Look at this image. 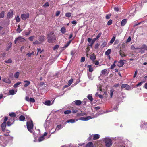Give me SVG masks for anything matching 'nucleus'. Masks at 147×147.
I'll use <instances>...</instances> for the list:
<instances>
[{
  "mask_svg": "<svg viewBox=\"0 0 147 147\" xmlns=\"http://www.w3.org/2000/svg\"><path fill=\"white\" fill-rule=\"evenodd\" d=\"M47 38L48 39L47 41L49 43H52L55 42L56 40V38L54 32H51L48 34Z\"/></svg>",
  "mask_w": 147,
  "mask_h": 147,
  "instance_id": "f257e3e1",
  "label": "nucleus"
},
{
  "mask_svg": "<svg viewBox=\"0 0 147 147\" xmlns=\"http://www.w3.org/2000/svg\"><path fill=\"white\" fill-rule=\"evenodd\" d=\"M26 126L28 131L31 133L34 134L33 131L34 124L33 121L30 120L26 122Z\"/></svg>",
  "mask_w": 147,
  "mask_h": 147,
  "instance_id": "f03ea898",
  "label": "nucleus"
},
{
  "mask_svg": "<svg viewBox=\"0 0 147 147\" xmlns=\"http://www.w3.org/2000/svg\"><path fill=\"white\" fill-rule=\"evenodd\" d=\"M103 141L107 147H110L112 144L111 139L108 138H105Z\"/></svg>",
  "mask_w": 147,
  "mask_h": 147,
  "instance_id": "7ed1b4c3",
  "label": "nucleus"
},
{
  "mask_svg": "<svg viewBox=\"0 0 147 147\" xmlns=\"http://www.w3.org/2000/svg\"><path fill=\"white\" fill-rule=\"evenodd\" d=\"M26 41V40L21 36H19L15 38L14 43L15 44L17 42H24Z\"/></svg>",
  "mask_w": 147,
  "mask_h": 147,
  "instance_id": "20e7f679",
  "label": "nucleus"
},
{
  "mask_svg": "<svg viewBox=\"0 0 147 147\" xmlns=\"http://www.w3.org/2000/svg\"><path fill=\"white\" fill-rule=\"evenodd\" d=\"M29 16V13L26 14H22L21 15V18L22 20H25L27 19L28 18Z\"/></svg>",
  "mask_w": 147,
  "mask_h": 147,
  "instance_id": "39448f33",
  "label": "nucleus"
},
{
  "mask_svg": "<svg viewBox=\"0 0 147 147\" xmlns=\"http://www.w3.org/2000/svg\"><path fill=\"white\" fill-rule=\"evenodd\" d=\"M140 127L141 128H143V129H146L147 128V123L142 121Z\"/></svg>",
  "mask_w": 147,
  "mask_h": 147,
  "instance_id": "423d86ee",
  "label": "nucleus"
},
{
  "mask_svg": "<svg viewBox=\"0 0 147 147\" xmlns=\"http://www.w3.org/2000/svg\"><path fill=\"white\" fill-rule=\"evenodd\" d=\"M90 59L93 62H94L95 60L96 59V56L94 53L90 55Z\"/></svg>",
  "mask_w": 147,
  "mask_h": 147,
  "instance_id": "0eeeda50",
  "label": "nucleus"
},
{
  "mask_svg": "<svg viewBox=\"0 0 147 147\" xmlns=\"http://www.w3.org/2000/svg\"><path fill=\"white\" fill-rule=\"evenodd\" d=\"M45 36L43 35H41L38 37V40L40 43H42L45 40Z\"/></svg>",
  "mask_w": 147,
  "mask_h": 147,
  "instance_id": "6e6552de",
  "label": "nucleus"
},
{
  "mask_svg": "<svg viewBox=\"0 0 147 147\" xmlns=\"http://www.w3.org/2000/svg\"><path fill=\"white\" fill-rule=\"evenodd\" d=\"M121 87L122 88H125L126 90H129L130 88V86L127 84H122Z\"/></svg>",
  "mask_w": 147,
  "mask_h": 147,
  "instance_id": "1a4fd4ad",
  "label": "nucleus"
},
{
  "mask_svg": "<svg viewBox=\"0 0 147 147\" xmlns=\"http://www.w3.org/2000/svg\"><path fill=\"white\" fill-rule=\"evenodd\" d=\"M73 102H74L76 105L79 106L81 104L82 102L81 100H75Z\"/></svg>",
  "mask_w": 147,
  "mask_h": 147,
  "instance_id": "9d476101",
  "label": "nucleus"
},
{
  "mask_svg": "<svg viewBox=\"0 0 147 147\" xmlns=\"http://www.w3.org/2000/svg\"><path fill=\"white\" fill-rule=\"evenodd\" d=\"M123 61V60H121L119 62V64H118V66L119 67H122L124 65V63ZM124 61H125V60H124Z\"/></svg>",
  "mask_w": 147,
  "mask_h": 147,
  "instance_id": "9b49d317",
  "label": "nucleus"
},
{
  "mask_svg": "<svg viewBox=\"0 0 147 147\" xmlns=\"http://www.w3.org/2000/svg\"><path fill=\"white\" fill-rule=\"evenodd\" d=\"M13 15V11L8 12L7 15V18H10L12 17Z\"/></svg>",
  "mask_w": 147,
  "mask_h": 147,
  "instance_id": "f8f14e48",
  "label": "nucleus"
},
{
  "mask_svg": "<svg viewBox=\"0 0 147 147\" xmlns=\"http://www.w3.org/2000/svg\"><path fill=\"white\" fill-rule=\"evenodd\" d=\"M85 147H94V144L92 142H89L86 145Z\"/></svg>",
  "mask_w": 147,
  "mask_h": 147,
  "instance_id": "ddd939ff",
  "label": "nucleus"
},
{
  "mask_svg": "<svg viewBox=\"0 0 147 147\" xmlns=\"http://www.w3.org/2000/svg\"><path fill=\"white\" fill-rule=\"evenodd\" d=\"M93 140H96L100 138V135L97 134H94L93 135Z\"/></svg>",
  "mask_w": 147,
  "mask_h": 147,
  "instance_id": "4468645a",
  "label": "nucleus"
},
{
  "mask_svg": "<svg viewBox=\"0 0 147 147\" xmlns=\"http://www.w3.org/2000/svg\"><path fill=\"white\" fill-rule=\"evenodd\" d=\"M2 80L3 82L6 83L8 84H10L11 83V81L9 79L5 78L3 79Z\"/></svg>",
  "mask_w": 147,
  "mask_h": 147,
  "instance_id": "2eb2a0df",
  "label": "nucleus"
},
{
  "mask_svg": "<svg viewBox=\"0 0 147 147\" xmlns=\"http://www.w3.org/2000/svg\"><path fill=\"white\" fill-rule=\"evenodd\" d=\"M24 82L25 83V84L24 85V86L25 87H27L28 85L30 84V82L28 80H25Z\"/></svg>",
  "mask_w": 147,
  "mask_h": 147,
  "instance_id": "dca6fc26",
  "label": "nucleus"
},
{
  "mask_svg": "<svg viewBox=\"0 0 147 147\" xmlns=\"http://www.w3.org/2000/svg\"><path fill=\"white\" fill-rule=\"evenodd\" d=\"M60 31L62 33L64 34L66 32L65 28L64 27H62L61 28Z\"/></svg>",
  "mask_w": 147,
  "mask_h": 147,
  "instance_id": "f3484780",
  "label": "nucleus"
},
{
  "mask_svg": "<svg viewBox=\"0 0 147 147\" xmlns=\"http://www.w3.org/2000/svg\"><path fill=\"white\" fill-rule=\"evenodd\" d=\"M119 54L122 57H124L126 56V55L125 53L121 50L119 51Z\"/></svg>",
  "mask_w": 147,
  "mask_h": 147,
  "instance_id": "a211bd4d",
  "label": "nucleus"
},
{
  "mask_svg": "<svg viewBox=\"0 0 147 147\" xmlns=\"http://www.w3.org/2000/svg\"><path fill=\"white\" fill-rule=\"evenodd\" d=\"M127 23V20L126 19H124L122 20L121 25L122 26H124Z\"/></svg>",
  "mask_w": 147,
  "mask_h": 147,
  "instance_id": "6ab92c4d",
  "label": "nucleus"
},
{
  "mask_svg": "<svg viewBox=\"0 0 147 147\" xmlns=\"http://www.w3.org/2000/svg\"><path fill=\"white\" fill-rule=\"evenodd\" d=\"M25 117L22 115L20 116L19 117V120L20 121H24L25 120Z\"/></svg>",
  "mask_w": 147,
  "mask_h": 147,
  "instance_id": "aec40b11",
  "label": "nucleus"
},
{
  "mask_svg": "<svg viewBox=\"0 0 147 147\" xmlns=\"http://www.w3.org/2000/svg\"><path fill=\"white\" fill-rule=\"evenodd\" d=\"M6 126V123L5 122H3L1 125V127L3 131H4V129Z\"/></svg>",
  "mask_w": 147,
  "mask_h": 147,
  "instance_id": "412c9836",
  "label": "nucleus"
},
{
  "mask_svg": "<svg viewBox=\"0 0 147 147\" xmlns=\"http://www.w3.org/2000/svg\"><path fill=\"white\" fill-rule=\"evenodd\" d=\"M86 113L84 112H82L81 111V113H78L77 115V116L78 117H80L81 116H83L86 115Z\"/></svg>",
  "mask_w": 147,
  "mask_h": 147,
  "instance_id": "4be33fe9",
  "label": "nucleus"
},
{
  "mask_svg": "<svg viewBox=\"0 0 147 147\" xmlns=\"http://www.w3.org/2000/svg\"><path fill=\"white\" fill-rule=\"evenodd\" d=\"M12 46V43L11 42L9 43L7 46L6 50L8 51L9 49Z\"/></svg>",
  "mask_w": 147,
  "mask_h": 147,
  "instance_id": "5701e85b",
  "label": "nucleus"
},
{
  "mask_svg": "<svg viewBox=\"0 0 147 147\" xmlns=\"http://www.w3.org/2000/svg\"><path fill=\"white\" fill-rule=\"evenodd\" d=\"M87 67L89 68V71L90 72H92L93 71V69L92 67V65H88L87 66Z\"/></svg>",
  "mask_w": 147,
  "mask_h": 147,
  "instance_id": "b1692460",
  "label": "nucleus"
},
{
  "mask_svg": "<svg viewBox=\"0 0 147 147\" xmlns=\"http://www.w3.org/2000/svg\"><path fill=\"white\" fill-rule=\"evenodd\" d=\"M96 40L95 39H94V38L93 39L91 42V43L90 45H88L89 46H90L91 47H92V46L94 44V43L95 42V41H96Z\"/></svg>",
  "mask_w": 147,
  "mask_h": 147,
  "instance_id": "393cba45",
  "label": "nucleus"
},
{
  "mask_svg": "<svg viewBox=\"0 0 147 147\" xmlns=\"http://www.w3.org/2000/svg\"><path fill=\"white\" fill-rule=\"evenodd\" d=\"M136 49H144L145 50H147V46L145 44L143 45L141 48H137Z\"/></svg>",
  "mask_w": 147,
  "mask_h": 147,
  "instance_id": "a878e982",
  "label": "nucleus"
},
{
  "mask_svg": "<svg viewBox=\"0 0 147 147\" xmlns=\"http://www.w3.org/2000/svg\"><path fill=\"white\" fill-rule=\"evenodd\" d=\"M87 97L88 99L91 101L92 102L93 100V98L91 94H89L87 96Z\"/></svg>",
  "mask_w": 147,
  "mask_h": 147,
  "instance_id": "bb28decb",
  "label": "nucleus"
},
{
  "mask_svg": "<svg viewBox=\"0 0 147 147\" xmlns=\"http://www.w3.org/2000/svg\"><path fill=\"white\" fill-rule=\"evenodd\" d=\"M114 91V89L113 88H111V89L110 90L111 98H112V97Z\"/></svg>",
  "mask_w": 147,
  "mask_h": 147,
  "instance_id": "cd10ccee",
  "label": "nucleus"
},
{
  "mask_svg": "<svg viewBox=\"0 0 147 147\" xmlns=\"http://www.w3.org/2000/svg\"><path fill=\"white\" fill-rule=\"evenodd\" d=\"M15 19L16 22H19L20 20V18L19 16L18 15H17L15 17Z\"/></svg>",
  "mask_w": 147,
  "mask_h": 147,
  "instance_id": "c85d7f7f",
  "label": "nucleus"
},
{
  "mask_svg": "<svg viewBox=\"0 0 147 147\" xmlns=\"http://www.w3.org/2000/svg\"><path fill=\"white\" fill-rule=\"evenodd\" d=\"M71 40H70L66 44L64 45L63 48H66L71 43Z\"/></svg>",
  "mask_w": 147,
  "mask_h": 147,
  "instance_id": "c756f323",
  "label": "nucleus"
},
{
  "mask_svg": "<svg viewBox=\"0 0 147 147\" xmlns=\"http://www.w3.org/2000/svg\"><path fill=\"white\" fill-rule=\"evenodd\" d=\"M75 122V120L74 119H71L70 120H67L66 121L67 123L70 122L72 123H74Z\"/></svg>",
  "mask_w": 147,
  "mask_h": 147,
  "instance_id": "7c9ffc66",
  "label": "nucleus"
},
{
  "mask_svg": "<svg viewBox=\"0 0 147 147\" xmlns=\"http://www.w3.org/2000/svg\"><path fill=\"white\" fill-rule=\"evenodd\" d=\"M111 50L110 49H108L105 52V55H108L111 53Z\"/></svg>",
  "mask_w": 147,
  "mask_h": 147,
  "instance_id": "2f4dec72",
  "label": "nucleus"
},
{
  "mask_svg": "<svg viewBox=\"0 0 147 147\" xmlns=\"http://www.w3.org/2000/svg\"><path fill=\"white\" fill-rule=\"evenodd\" d=\"M5 12L4 11H1L0 13V19L3 18L4 16Z\"/></svg>",
  "mask_w": 147,
  "mask_h": 147,
  "instance_id": "473e14b6",
  "label": "nucleus"
},
{
  "mask_svg": "<svg viewBox=\"0 0 147 147\" xmlns=\"http://www.w3.org/2000/svg\"><path fill=\"white\" fill-rule=\"evenodd\" d=\"M9 115L12 117H15L16 116V114L14 112H12L9 113Z\"/></svg>",
  "mask_w": 147,
  "mask_h": 147,
  "instance_id": "72a5a7b5",
  "label": "nucleus"
},
{
  "mask_svg": "<svg viewBox=\"0 0 147 147\" xmlns=\"http://www.w3.org/2000/svg\"><path fill=\"white\" fill-rule=\"evenodd\" d=\"M117 62L116 61H114V63L112 65H111V69H113L116 66V65H115V63Z\"/></svg>",
  "mask_w": 147,
  "mask_h": 147,
  "instance_id": "f704fd0d",
  "label": "nucleus"
},
{
  "mask_svg": "<svg viewBox=\"0 0 147 147\" xmlns=\"http://www.w3.org/2000/svg\"><path fill=\"white\" fill-rule=\"evenodd\" d=\"M71 112V110H67L64 111V113L65 114H70Z\"/></svg>",
  "mask_w": 147,
  "mask_h": 147,
  "instance_id": "c9c22d12",
  "label": "nucleus"
},
{
  "mask_svg": "<svg viewBox=\"0 0 147 147\" xmlns=\"http://www.w3.org/2000/svg\"><path fill=\"white\" fill-rule=\"evenodd\" d=\"M115 36H113L111 40H110V43L111 44H112L114 42V41L115 40Z\"/></svg>",
  "mask_w": 147,
  "mask_h": 147,
  "instance_id": "e433bc0d",
  "label": "nucleus"
},
{
  "mask_svg": "<svg viewBox=\"0 0 147 147\" xmlns=\"http://www.w3.org/2000/svg\"><path fill=\"white\" fill-rule=\"evenodd\" d=\"M20 74V73L19 72H17L15 73L14 75V77L16 78H18V76H19Z\"/></svg>",
  "mask_w": 147,
  "mask_h": 147,
  "instance_id": "4c0bfd02",
  "label": "nucleus"
},
{
  "mask_svg": "<svg viewBox=\"0 0 147 147\" xmlns=\"http://www.w3.org/2000/svg\"><path fill=\"white\" fill-rule=\"evenodd\" d=\"M73 81L74 79H71L68 81V86H70L71 84L73 83Z\"/></svg>",
  "mask_w": 147,
  "mask_h": 147,
  "instance_id": "58836bf2",
  "label": "nucleus"
},
{
  "mask_svg": "<svg viewBox=\"0 0 147 147\" xmlns=\"http://www.w3.org/2000/svg\"><path fill=\"white\" fill-rule=\"evenodd\" d=\"M21 84V82H18L17 83H16L13 86V87L14 88H16L18 86Z\"/></svg>",
  "mask_w": 147,
  "mask_h": 147,
  "instance_id": "ea45409f",
  "label": "nucleus"
},
{
  "mask_svg": "<svg viewBox=\"0 0 147 147\" xmlns=\"http://www.w3.org/2000/svg\"><path fill=\"white\" fill-rule=\"evenodd\" d=\"M107 71V69H105L102 70L101 71L102 74L104 75H105Z\"/></svg>",
  "mask_w": 147,
  "mask_h": 147,
  "instance_id": "a19ab883",
  "label": "nucleus"
},
{
  "mask_svg": "<svg viewBox=\"0 0 147 147\" xmlns=\"http://www.w3.org/2000/svg\"><path fill=\"white\" fill-rule=\"evenodd\" d=\"M45 104L48 106L50 105H51V101L49 100L45 101Z\"/></svg>",
  "mask_w": 147,
  "mask_h": 147,
  "instance_id": "79ce46f5",
  "label": "nucleus"
},
{
  "mask_svg": "<svg viewBox=\"0 0 147 147\" xmlns=\"http://www.w3.org/2000/svg\"><path fill=\"white\" fill-rule=\"evenodd\" d=\"M102 34V33L101 32H100L98 34V35H97V36H96V37L95 38H94V39H95L96 40H97V39H98V38H99L101 36V35Z\"/></svg>",
  "mask_w": 147,
  "mask_h": 147,
  "instance_id": "37998d69",
  "label": "nucleus"
},
{
  "mask_svg": "<svg viewBox=\"0 0 147 147\" xmlns=\"http://www.w3.org/2000/svg\"><path fill=\"white\" fill-rule=\"evenodd\" d=\"M9 93L11 95H13L15 93V91L13 89H12L9 90Z\"/></svg>",
  "mask_w": 147,
  "mask_h": 147,
  "instance_id": "c03bdc74",
  "label": "nucleus"
},
{
  "mask_svg": "<svg viewBox=\"0 0 147 147\" xmlns=\"http://www.w3.org/2000/svg\"><path fill=\"white\" fill-rule=\"evenodd\" d=\"M65 16L67 17H70L71 16V13L70 12L67 13L65 14Z\"/></svg>",
  "mask_w": 147,
  "mask_h": 147,
  "instance_id": "a18cd8bd",
  "label": "nucleus"
},
{
  "mask_svg": "<svg viewBox=\"0 0 147 147\" xmlns=\"http://www.w3.org/2000/svg\"><path fill=\"white\" fill-rule=\"evenodd\" d=\"M29 101L30 102L34 103V102L35 101V99L34 98H30L29 99Z\"/></svg>",
  "mask_w": 147,
  "mask_h": 147,
  "instance_id": "49530a36",
  "label": "nucleus"
},
{
  "mask_svg": "<svg viewBox=\"0 0 147 147\" xmlns=\"http://www.w3.org/2000/svg\"><path fill=\"white\" fill-rule=\"evenodd\" d=\"M34 38V36H32L28 38V39L31 41H32L33 40Z\"/></svg>",
  "mask_w": 147,
  "mask_h": 147,
  "instance_id": "de8ad7c7",
  "label": "nucleus"
},
{
  "mask_svg": "<svg viewBox=\"0 0 147 147\" xmlns=\"http://www.w3.org/2000/svg\"><path fill=\"white\" fill-rule=\"evenodd\" d=\"M5 62L7 63H12V60L11 59H9L8 60L5 61Z\"/></svg>",
  "mask_w": 147,
  "mask_h": 147,
  "instance_id": "09e8293b",
  "label": "nucleus"
},
{
  "mask_svg": "<svg viewBox=\"0 0 147 147\" xmlns=\"http://www.w3.org/2000/svg\"><path fill=\"white\" fill-rule=\"evenodd\" d=\"M87 100H88L87 99H84L82 101V103L83 105H86V103Z\"/></svg>",
  "mask_w": 147,
  "mask_h": 147,
  "instance_id": "8fccbe9b",
  "label": "nucleus"
},
{
  "mask_svg": "<svg viewBox=\"0 0 147 147\" xmlns=\"http://www.w3.org/2000/svg\"><path fill=\"white\" fill-rule=\"evenodd\" d=\"M44 139V138L43 136L40 137L39 138L38 140L39 141H41L43 140Z\"/></svg>",
  "mask_w": 147,
  "mask_h": 147,
  "instance_id": "3c124183",
  "label": "nucleus"
},
{
  "mask_svg": "<svg viewBox=\"0 0 147 147\" xmlns=\"http://www.w3.org/2000/svg\"><path fill=\"white\" fill-rule=\"evenodd\" d=\"M112 20L110 19L108 22L107 24L108 25H110L112 24Z\"/></svg>",
  "mask_w": 147,
  "mask_h": 147,
  "instance_id": "603ef678",
  "label": "nucleus"
},
{
  "mask_svg": "<svg viewBox=\"0 0 147 147\" xmlns=\"http://www.w3.org/2000/svg\"><path fill=\"white\" fill-rule=\"evenodd\" d=\"M59 47V45H56L53 48V50H55L57 49Z\"/></svg>",
  "mask_w": 147,
  "mask_h": 147,
  "instance_id": "864d4df0",
  "label": "nucleus"
},
{
  "mask_svg": "<svg viewBox=\"0 0 147 147\" xmlns=\"http://www.w3.org/2000/svg\"><path fill=\"white\" fill-rule=\"evenodd\" d=\"M33 44L34 45L35 44H40V42L37 40H36L33 43Z\"/></svg>",
  "mask_w": 147,
  "mask_h": 147,
  "instance_id": "5fc2aeb1",
  "label": "nucleus"
},
{
  "mask_svg": "<svg viewBox=\"0 0 147 147\" xmlns=\"http://www.w3.org/2000/svg\"><path fill=\"white\" fill-rule=\"evenodd\" d=\"M107 44V41H104L102 43V45L103 46V47H105Z\"/></svg>",
  "mask_w": 147,
  "mask_h": 147,
  "instance_id": "6e6d98bb",
  "label": "nucleus"
},
{
  "mask_svg": "<svg viewBox=\"0 0 147 147\" xmlns=\"http://www.w3.org/2000/svg\"><path fill=\"white\" fill-rule=\"evenodd\" d=\"M131 40V37H129L126 41V42H129Z\"/></svg>",
  "mask_w": 147,
  "mask_h": 147,
  "instance_id": "4d7b16f0",
  "label": "nucleus"
},
{
  "mask_svg": "<svg viewBox=\"0 0 147 147\" xmlns=\"http://www.w3.org/2000/svg\"><path fill=\"white\" fill-rule=\"evenodd\" d=\"M99 45L100 44L98 43L96 44V45H95L94 48L96 49H97Z\"/></svg>",
  "mask_w": 147,
  "mask_h": 147,
  "instance_id": "13d9d810",
  "label": "nucleus"
},
{
  "mask_svg": "<svg viewBox=\"0 0 147 147\" xmlns=\"http://www.w3.org/2000/svg\"><path fill=\"white\" fill-rule=\"evenodd\" d=\"M34 54V52L33 51L31 53H28L26 54L29 57H30L31 55H33Z\"/></svg>",
  "mask_w": 147,
  "mask_h": 147,
  "instance_id": "bf43d9fd",
  "label": "nucleus"
},
{
  "mask_svg": "<svg viewBox=\"0 0 147 147\" xmlns=\"http://www.w3.org/2000/svg\"><path fill=\"white\" fill-rule=\"evenodd\" d=\"M31 33V31L29 30L28 32H25V35L26 36H28Z\"/></svg>",
  "mask_w": 147,
  "mask_h": 147,
  "instance_id": "052dcab7",
  "label": "nucleus"
},
{
  "mask_svg": "<svg viewBox=\"0 0 147 147\" xmlns=\"http://www.w3.org/2000/svg\"><path fill=\"white\" fill-rule=\"evenodd\" d=\"M114 10L115 11L118 12L119 11V8L117 7H115L114 8Z\"/></svg>",
  "mask_w": 147,
  "mask_h": 147,
  "instance_id": "680f3d73",
  "label": "nucleus"
},
{
  "mask_svg": "<svg viewBox=\"0 0 147 147\" xmlns=\"http://www.w3.org/2000/svg\"><path fill=\"white\" fill-rule=\"evenodd\" d=\"M86 121H87L89 119H91L92 118V117L90 116H88L86 117Z\"/></svg>",
  "mask_w": 147,
  "mask_h": 147,
  "instance_id": "e2e57ef3",
  "label": "nucleus"
},
{
  "mask_svg": "<svg viewBox=\"0 0 147 147\" xmlns=\"http://www.w3.org/2000/svg\"><path fill=\"white\" fill-rule=\"evenodd\" d=\"M94 64L95 65H98V64H99V61H94Z\"/></svg>",
  "mask_w": 147,
  "mask_h": 147,
  "instance_id": "0e129e2a",
  "label": "nucleus"
},
{
  "mask_svg": "<svg viewBox=\"0 0 147 147\" xmlns=\"http://www.w3.org/2000/svg\"><path fill=\"white\" fill-rule=\"evenodd\" d=\"M85 60V57H82L81 58V62H84Z\"/></svg>",
  "mask_w": 147,
  "mask_h": 147,
  "instance_id": "69168bd1",
  "label": "nucleus"
},
{
  "mask_svg": "<svg viewBox=\"0 0 147 147\" xmlns=\"http://www.w3.org/2000/svg\"><path fill=\"white\" fill-rule=\"evenodd\" d=\"M60 11H57L56 12L55 15L56 16H58L60 14Z\"/></svg>",
  "mask_w": 147,
  "mask_h": 147,
  "instance_id": "338daca9",
  "label": "nucleus"
},
{
  "mask_svg": "<svg viewBox=\"0 0 147 147\" xmlns=\"http://www.w3.org/2000/svg\"><path fill=\"white\" fill-rule=\"evenodd\" d=\"M49 6V3L48 2H46L43 5L45 7H48Z\"/></svg>",
  "mask_w": 147,
  "mask_h": 147,
  "instance_id": "774afa93",
  "label": "nucleus"
}]
</instances>
